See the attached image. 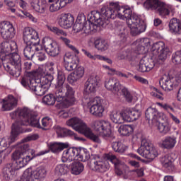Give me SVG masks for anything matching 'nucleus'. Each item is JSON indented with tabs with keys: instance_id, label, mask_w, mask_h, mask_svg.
Here are the masks:
<instances>
[{
	"instance_id": "1",
	"label": "nucleus",
	"mask_w": 181,
	"mask_h": 181,
	"mask_svg": "<svg viewBox=\"0 0 181 181\" xmlns=\"http://www.w3.org/2000/svg\"><path fill=\"white\" fill-rule=\"evenodd\" d=\"M49 151L41 152L40 154L35 155V150L29 148V144H23L18 147L15 152L12 154V158L16 160L17 167H15L13 164L8 163L3 168L2 173L4 176H13L16 175V171L19 169H22L24 166L28 165V162H30L32 159L39 156L40 155H45Z\"/></svg>"
},
{
	"instance_id": "2",
	"label": "nucleus",
	"mask_w": 181,
	"mask_h": 181,
	"mask_svg": "<svg viewBox=\"0 0 181 181\" xmlns=\"http://www.w3.org/2000/svg\"><path fill=\"white\" fill-rule=\"evenodd\" d=\"M66 81V75L63 71L58 72L57 83L55 86V94L59 100L65 97L62 101V107L69 108L76 103V98H74V89L68 83H64Z\"/></svg>"
},
{
	"instance_id": "3",
	"label": "nucleus",
	"mask_w": 181,
	"mask_h": 181,
	"mask_svg": "<svg viewBox=\"0 0 181 181\" xmlns=\"http://www.w3.org/2000/svg\"><path fill=\"white\" fill-rule=\"evenodd\" d=\"M124 8V6H120L118 3H110L109 6H103L100 8V11H91L89 15V19L92 22L96 23L99 26L104 28L105 26V21L108 19H119V10Z\"/></svg>"
},
{
	"instance_id": "4",
	"label": "nucleus",
	"mask_w": 181,
	"mask_h": 181,
	"mask_svg": "<svg viewBox=\"0 0 181 181\" xmlns=\"http://www.w3.org/2000/svg\"><path fill=\"white\" fill-rule=\"evenodd\" d=\"M119 19L126 21L127 26L130 29L132 36L141 35L146 29V25L138 15L132 13V8L129 6H124L123 8L119 10Z\"/></svg>"
},
{
	"instance_id": "5",
	"label": "nucleus",
	"mask_w": 181,
	"mask_h": 181,
	"mask_svg": "<svg viewBox=\"0 0 181 181\" xmlns=\"http://www.w3.org/2000/svg\"><path fill=\"white\" fill-rule=\"evenodd\" d=\"M10 115L13 119H15L17 117L21 118V121H16L14 123L16 124V128H20L21 132H22V129H21L22 125H30L34 128H41L40 123H39V119H37V115L30 112V110L28 107L18 109L11 112Z\"/></svg>"
},
{
	"instance_id": "6",
	"label": "nucleus",
	"mask_w": 181,
	"mask_h": 181,
	"mask_svg": "<svg viewBox=\"0 0 181 181\" xmlns=\"http://www.w3.org/2000/svg\"><path fill=\"white\" fill-rule=\"evenodd\" d=\"M8 63L2 64L5 71L11 76L19 77L22 71V59L21 55L16 52L9 53L5 55Z\"/></svg>"
},
{
	"instance_id": "7",
	"label": "nucleus",
	"mask_w": 181,
	"mask_h": 181,
	"mask_svg": "<svg viewBox=\"0 0 181 181\" xmlns=\"http://www.w3.org/2000/svg\"><path fill=\"white\" fill-rule=\"evenodd\" d=\"M144 6L146 9L156 11L161 18L169 16L170 12L175 11L173 6L166 4L159 0H146L144 4Z\"/></svg>"
},
{
	"instance_id": "8",
	"label": "nucleus",
	"mask_w": 181,
	"mask_h": 181,
	"mask_svg": "<svg viewBox=\"0 0 181 181\" xmlns=\"http://www.w3.org/2000/svg\"><path fill=\"white\" fill-rule=\"evenodd\" d=\"M93 128L96 132H99L100 136L106 141H114L115 136L111 130V123L105 120H96L93 122Z\"/></svg>"
},
{
	"instance_id": "9",
	"label": "nucleus",
	"mask_w": 181,
	"mask_h": 181,
	"mask_svg": "<svg viewBox=\"0 0 181 181\" xmlns=\"http://www.w3.org/2000/svg\"><path fill=\"white\" fill-rule=\"evenodd\" d=\"M65 70L67 71H73L75 69V71L71 73L68 75L67 81L69 84H74L80 80L84 76V67L77 66V63L76 62H67L64 63Z\"/></svg>"
},
{
	"instance_id": "10",
	"label": "nucleus",
	"mask_w": 181,
	"mask_h": 181,
	"mask_svg": "<svg viewBox=\"0 0 181 181\" xmlns=\"http://www.w3.org/2000/svg\"><path fill=\"white\" fill-rule=\"evenodd\" d=\"M46 177V170L39 167L35 170L32 168L25 170L19 181H43Z\"/></svg>"
},
{
	"instance_id": "11",
	"label": "nucleus",
	"mask_w": 181,
	"mask_h": 181,
	"mask_svg": "<svg viewBox=\"0 0 181 181\" xmlns=\"http://www.w3.org/2000/svg\"><path fill=\"white\" fill-rule=\"evenodd\" d=\"M137 152L141 156L149 160H153V159L159 155L156 148L153 147L152 144L146 141V140L141 141V145L140 148H138Z\"/></svg>"
},
{
	"instance_id": "12",
	"label": "nucleus",
	"mask_w": 181,
	"mask_h": 181,
	"mask_svg": "<svg viewBox=\"0 0 181 181\" xmlns=\"http://www.w3.org/2000/svg\"><path fill=\"white\" fill-rule=\"evenodd\" d=\"M42 43L45 52L49 56L52 57L59 56L60 53V46L57 45V42H54L49 37H45L43 38Z\"/></svg>"
},
{
	"instance_id": "13",
	"label": "nucleus",
	"mask_w": 181,
	"mask_h": 181,
	"mask_svg": "<svg viewBox=\"0 0 181 181\" xmlns=\"http://www.w3.org/2000/svg\"><path fill=\"white\" fill-rule=\"evenodd\" d=\"M88 165L91 170L98 172L99 173H104L109 169L108 165L105 161L100 158V156L94 155L90 158V162Z\"/></svg>"
},
{
	"instance_id": "14",
	"label": "nucleus",
	"mask_w": 181,
	"mask_h": 181,
	"mask_svg": "<svg viewBox=\"0 0 181 181\" xmlns=\"http://www.w3.org/2000/svg\"><path fill=\"white\" fill-rule=\"evenodd\" d=\"M151 49L154 53L158 54V59L160 62H165L170 54V49L162 41L154 43Z\"/></svg>"
},
{
	"instance_id": "15",
	"label": "nucleus",
	"mask_w": 181,
	"mask_h": 181,
	"mask_svg": "<svg viewBox=\"0 0 181 181\" xmlns=\"http://www.w3.org/2000/svg\"><path fill=\"white\" fill-rule=\"evenodd\" d=\"M23 40L26 45L40 46V38L39 34L33 28L27 27L23 31Z\"/></svg>"
},
{
	"instance_id": "16",
	"label": "nucleus",
	"mask_w": 181,
	"mask_h": 181,
	"mask_svg": "<svg viewBox=\"0 0 181 181\" xmlns=\"http://www.w3.org/2000/svg\"><path fill=\"white\" fill-rule=\"evenodd\" d=\"M16 124H13L10 137L0 139V152H4V151L6 149L8 145H11L12 142H15V141L18 139V135L21 133V128H16Z\"/></svg>"
},
{
	"instance_id": "17",
	"label": "nucleus",
	"mask_w": 181,
	"mask_h": 181,
	"mask_svg": "<svg viewBox=\"0 0 181 181\" xmlns=\"http://www.w3.org/2000/svg\"><path fill=\"white\" fill-rule=\"evenodd\" d=\"M98 86H100V77L98 76H91L88 78L85 83L83 91L84 97L86 100L88 98L87 95H90V94L97 91Z\"/></svg>"
},
{
	"instance_id": "18",
	"label": "nucleus",
	"mask_w": 181,
	"mask_h": 181,
	"mask_svg": "<svg viewBox=\"0 0 181 181\" xmlns=\"http://www.w3.org/2000/svg\"><path fill=\"white\" fill-rule=\"evenodd\" d=\"M180 81H177V78L175 79L169 77V76L166 74H164L160 78L159 84L160 87H161L164 91L169 93V91H172L174 88H176L179 84H181Z\"/></svg>"
},
{
	"instance_id": "19",
	"label": "nucleus",
	"mask_w": 181,
	"mask_h": 181,
	"mask_svg": "<svg viewBox=\"0 0 181 181\" xmlns=\"http://www.w3.org/2000/svg\"><path fill=\"white\" fill-rule=\"evenodd\" d=\"M0 34L1 37L5 40L13 39L15 37L16 32L13 25L9 21H2L0 23Z\"/></svg>"
},
{
	"instance_id": "20",
	"label": "nucleus",
	"mask_w": 181,
	"mask_h": 181,
	"mask_svg": "<svg viewBox=\"0 0 181 181\" xmlns=\"http://www.w3.org/2000/svg\"><path fill=\"white\" fill-rule=\"evenodd\" d=\"M87 104L89 107L90 106V112L92 114V115H95V117H98L99 118L103 117L104 107L101 103V100H100L98 98L93 99L90 98V101L87 102Z\"/></svg>"
},
{
	"instance_id": "21",
	"label": "nucleus",
	"mask_w": 181,
	"mask_h": 181,
	"mask_svg": "<svg viewBox=\"0 0 181 181\" xmlns=\"http://www.w3.org/2000/svg\"><path fill=\"white\" fill-rule=\"evenodd\" d=\"M66 125L68 127H71L73 129L77 131V132H80V134H83V132L86 130L87 124L81 120V119L78 117H73L66 121Z\"/></svg>"
},
{
	"instance_id": "22",
	"label": "nucleus",
	"mask_w": 181,
	"mask_h": 181,
	"mask_svg": "<svg viewBox=\"0 0 181 181\" xmlns=\"http://www.w3.org/2000/svg\"><path fill=\"white\" fill-rule=\"evenodd\" d=\"M80 153L79 148H70L65 151H64L62 160L64 163L66 162H73V160H76L77 159L78 154Z\"/></svg>"
},
{
	"instance_id": "23",
	"label": "nucleus",
	"mask_w": 181,
	"mask_h": 181,
	"mask_svg": "<svg viewBox=\"0 0 181 181\" xmlns=\"http://www.w3.org/2000/svg\"><path fill=\"white\" fill-rule=\"evenodd\" d=\"M105 87L109 91H112L114 94H118L121 91L122 86L119 83V81L115 78H110L105 81Z\"/></svg>"
},
{
	"instance_id": "24",
	"label": "nucleus",
	"mask_w": 181,
	"mask_h": 181,
	"mask_svg": "<svg viewBox=\"0 0 181 181\" xmlns=\"http://www.w3.org/2000/svg\"><path fill=\"white\" fill-rule=\"evenodd\" d=\"M106 158L115 165V172L117 176H122L123 175L124 179H128V174H122V170L119 168L121 166V160L112 154H107Z\"/></svg>"
},
{
	"instance_id": "25",
	"label": "nucleus",
	"mask_w": 181,
	"mask_h": 181,
	"mask_svg": "<svg viewBox=\"0 0 181 181\" xmlns=\"http://www.w3.org/2000/svg\"><path fill=\"white\" fill-rule=\"evenodd\" d=\"M29 88L32 91H34L35 95H39L42 97V95H45L47 91L49 90L47 88H45L42 83H37L36 80L32 79L30 81V83L29 85Z\"/></svg>"
},
{
	"instance_id": "26",
	"label": "nucleus",
	"mask_w": 181,
	"mask_h": 181,
	"mask_svg": "<svg viewBox=\"0 0 181 181\" xmlns=\"http://www.w3.org/2000/svg\"><path fill=\"white\" fill-rule=\"evenodd\" d=\"M30 4L31 8L38 13H45L49 6L46 0H31Z\"/></svg>"
},
{
	"instance_id": "27",
	"label": "nucleus",
	"mask_w": 181,
	"mask_h": 181,
	"mask_svg": "<svg viewBox=\"0 0 181 181\" xmlns=\"http://www.w3.org/2000/svg\"><path fill=\"white\" fill-rule=\"evenodd\" d=\"M59 25L64 29H69L71 28L74 23V17L71 14H62L59 18Z\"/></svg>"
},
{
	"instance_id": "28",
	"label": "nucleus",
	"mask_w": 181,
	"mask_h": 181,
	"mask_svg": "<svg viewBox=\"0 0 181 181\" xmlns=\"http://www.w3.org/2000/svg\"><path fill=\"white\" fill-rule=\"evenodd\" d=\"M40 50H42V45H27L23 49L24 57L27 60H32L35 56V52H40Z\"/></svg>"
},
{
	"instance_id": "29",
	"label": "nucleus",
	"mask_w": 181,
	"mask_h": 181,
	"mask_svg": "<svg viewBox=\"0 0 181 181\" xmlns=\"http://www.w3.org/2000/svg\"><path fill=\"white\" fill-rule=\"evenodd\" d=\"M153 67H155L153 60L144 58L140 60L138 70L141 71V73H145L146 71H151Z\"/></svg>"
},
{
	"instance_id": "30",
	"label": "nucleus",
	"mask_w": 181,
	"mask_h": 181,
	"mask_svg": "<svg viewBox=\"0 0 181 181\" xmlns=\"http://www.w3.org/2000/svg\"><path fill=\"white\" fill-rule=\"evenodd\" d=\"M18 105V99L12 95H9L6 98L3 100L2 108L4 111H11Z\"/></svg>"
},
{
	"instance_id": "31",
	"label": "nucleus",
	"mask_w": 181,
	"mask_h": 181,
	"mask_svg": "<svg viewBox=\"0 0 181 181\" xmlns=\"http://www.w3.org/2000/svg\"><path fill=\"white\" fill-rule=\"evenodd\" d=\"M146 118L148 121H152L153 124L155 122H159V118H160V113L158 112L156 108L148 107L146 111Z\"/></svg>"
},
{
	"instance_id": "32",
	"label": "nucleus",
	"mask_w": 181,
	"mask_h": 181,
	"mask_svg": "<svg viewBox=\"0 0 181 181\" xmlns=\"http://www.w3.org/2000/svg\"><path fill=\"white\" fill-rule=\"evenodd\" d=\"M0 49H1V53H11L18 50V45L15 41L4 42L1 44Z\"/></svg>"
},
{
	"instance_id": "33",
	"label": "nucleus",
	"mask_w": 181,
	"mask_h": 181,
	"mask_svg": "<svg viewBox=\"0 0 181 181\" xmlns=\"http://www.w3.org/2000/svg\"><path fill=\"white\" fill-rule=\"evenodd\" d=\"M66 100V97H62V100L57 98L56 96V89L54 88V95L53 94H49L43 97L42 103L46 104V105H54V103L57 101L60 103V101H64Z\"/></svg>"
},
{
	"instance_id": "34",
	"label": "nucleus",
	"mask_w": 181,
	"mask_h": 181,
	"mask_svg": "<svg viewBox=\"0 0 181 181\" xmlns=\"http://www.w3.org/2000/svg\"><path fill=\"white\" fill-rule=\"evenodd\" d=\"M176 137L168 136L162 141L161 148H164V149H173L176 146Z\"/></svg>"
},
{
	"instance_id": "35",
	"label": "nucleus",
	"mask_w": 181,
	"mask_h": 181,
	"mask_svg": "<svg viewBox=\"0 0 181 181\" xmlns=\"http://www.w3.org/2000/svg\"><path fill=\"white\" fill-rule=\"evenodd\" d=\"M66 148H69V144L66 143H54L49 145V149L53 153H59Z\"/></svg>"
},
{
	"instance_id": "36",
	"label": "nucleus",
	"mask_w": 181,
	"mask_h": 181,
	"mask_svg": "<svg viewBox=\"0 0 181 181\" xmlns=\"http://www.w3.org/2000/svg\"><path fill=\"white\" fill-rule=\"evenodd\" d=\"M173 158L169 154H166L160 158V163L163 165V168L166 169H172L173 167Z\"/></svg>"
},
{
	"instance_id": "37",
	"label": "nucleus",
	"mask_w": 181,
	"mask_h": 181,
	"mask_svg": "<svg viewBox=\"0 0 181 181\" xmlns=\"http://www.w3.org/2000/svg\"><path fill=\"white\" fill-rule=\"evenodd\" d=\"M82 134H83L86 138L90 139V141L95 142V144H101V139H100V136L93 133V131H91V129L89 127H87V129Z\"/></svg>"
},
{
	"instance_id": "38",
	"label": "nucleus",
	"mask_w": 181,
	"mask_h": 181,
	"mask_svg": "<svg viewBox=\"0 0 181 181\" xmlns=\"http://www.w3.org/2000/svg\"><path fill=\"white\" fill-rule=\"evenodd\" d=\"M158 130L161 135H168L170 132L171 127L169 122L165 121L163 122H159L157 125Z\"/></svg>"
},
{
	"instance_id": "39",
	"label": "nucleus",
	"mask_w": 181,
	"mask_h": 181,
	"mask_svg": "<svg viewBox=\"0 0 181 181\" xmlns=\"http://www.w3.org/2000/svg\"><path fill=\"white\" fill-rule=\"evenodd\" d=\"M84 170V165L80 162H74L71 167V173L72 175H80Z\"/></svg>"
},
{
	"instance_id": "40",
	"label": "nucleus",
	"mask_w": 181,
	"mask_h": 181,
	"mask_svg": "<svg viewBox=\"0 0 181 181\" xmlns=\"http://www.w3.org/2000/svg\"><path fill=\"white\" fill-rule=\"evenodd\" d=\"M69 170L70 168L66 164H59L55 168V173L58 176H63V175L69 173Z\"/></svg>"
},
{
	"instance_id": "41",
	"label": "nucleus",
	"mask_w": 181,
	"mask_h": 181,
	"mask_svg": "<svg viewBox=\"0 0 181 181\" xmlns=\"http://www.w3.org/2000/svg\"><path fill=\"white\" fill-rule=\"evenodd\" d=\"M54 130L58 136H60L61 138L73 135V132L71 130L60 127V126L55 127Z\"/></svg>"
},
{
	"instance_id": "42",
	"label": "nucleus",
	"mask_w": 181,
	"mask_h": 181,
	"mask_svg": "<svg viewBox=\"0 0 181 181\" xmlns=\"http://www.w3.org/2000/svg\"><path fill=\"white\" fill-rule=\"evenodd\" d=\"M120 134L124 136H129L134 132V127L131 125H122L118 129Z\"/></svg>"
},
{
	"instance_id": "43",
	"label": "nucleus",
	"mask_w": 181,
	"mask_h": 181,
	"mask_svg": "<svg viewBox=\"0 0 181 181\" xmlns=\"http://www.w3.org/2000/svg\"><path fill=\"white\" fill-rule=\"evenodd\" d=\"M112 148L115 152H118V153H124L127 151V146L119 141L113 142L112 144Z\"/></svg>"
},
{
	"instance_id": "44",
	"label": "nucleus",
	"mask_w": 181,
	"mask_h": 181,
	"mask_svg": "<svg viewBox=\"0 0 181 181\" xmlns=\"http://www.w3.org/2000/svg\"><path fill=\"white\" fill-rule=\"evenodd\" d=\"M110 118L114 124H122V116L121 112L113 111L110 115Z\"/></svg>"
},
{
	"instance_id": "45",
	"label": "nucleus",
	"mask_w": 181,
	"mask_h": 181,
	"mask_svg": "<svg viewBox=\"0 0 181 181\" xmlns=\"http://www.w3.org/2000/svg\"><path fill=\"white\" fill-rule=\"evenodd\" d=\"M54 77L52 75H46L45 76L41 78V83L42 86H44L45 88L48 89L50 88V86H52V82L53 81Z\"/></svg>"
},
{
	"instance_id": "46",
	"label": "nucleus",
	"mask_w": 181,
	"mask_h": 181,
	"mask_svg": "<svg viewBox=\"0 0 181 181\" xmlns=\"http://www.w3.org/2000/svg\"><path fill=\"white\" fill-rule=\"evenodd\" d=\"M95 47L98 50H101V52H104L108 49V43L104 40H95Z\"/></svg>"
},
{
	"instance_id": "47",
	"label": "nucleus",
	"mask_w": 181,
	"mask_h": 181,
	"mask_svg": "<svg viewBox=\"0 0 181 181\" xmlns=\"http://www.w3.org/2000/svg\"><path fill=\"white\" fill-rule=\"evenodd\" d=\"M122 119V122H132L131 117V109H124L120 112Z\"/></svg>"
},
{
	"instance_id": "48",
	"label": "nucleus",
	"mask_w": 181,
	"mask_h": 181,
	"mask_svg": "<svg viewBox=\"0 0 181 181\" xmlns=\"http://www.w3.org/2000/svg\"><path fill=\"white\" fill-rule=\"evenodd\" d=\"M59 39H60L61 42L64 43V45H66V46H67L69 49H71V50H73V52H74L77 54H78L80 53L78 52V49H77V48H76V47L70 45L71 41H70V40L69 38L63 37V36H61L59 37Z\"/></svg>"
},
{
	"instance_id": "49",
	"label": "nucleus",
	"mask_w": 181,
	"mask_h": 181,
	"mask_svg": "<svg viewBox=\"0 0 181 181\" xmlns=\"http://www.w3.org/2000/svg\"><path fill=\"white\" fill-rule=\"evenodd\" d=\"M48 29L55 35H57V36H67V33L64 32L63 30L59 29L57 27L48 26Z\"/></svg>"
},
{
	"instance_id": "50",
	"label": "nucleus",
	"mask_w": 181,
	"mask_h": 181,
	"mask_svg": "<svg viewBox=\"0 0 181 181\" xmlns=\"http://www.w3.org/2000/svg\"><path fill=\"white\" fill-rule=\"evenodd\" d=\"M121 91L126 101H127V103H132V100L134 99V97L132 96L129 90H128V88L125 87H122Z\"/></svg>"
},
{
	"instance_id": "51",
	"label": "nucleus",
	"mask_w": 181,
	"mask_h": 181,
	"mask_svg": "<svg viewBox=\"0 0 181 181\" xmlns=\"http://www.w3.org/2000/svg\"><path fill=\"white\" fill-rule=\"evenodd\" d=\"M93 23H95V22H93L90 19L89 22L83 24V28H82V33H84L85 35H88L89 33H91V27L94 26V24Z\"/></svg>"
},
{
	"instance_id": "52",
	"label": "nucleus",
	"mask_w": 181,
	"mask_h": 181,
	"mask_svg": "<svg viewBox=\"0 0 181 181\" xmlns=\"http://www.w3.org/2000/svg\"><path fill=\"white\" fill-rule=\"evenodd\" d=\"M88 159H90V154L84 152V150H81V148H80V153L78 155L77 160L79 162H86Z\"/></svg>"
},
{
	"instance_id": "53",
	"label": "nucleus",
	"mask_w": 181,
	"mask_h": 181,
	"mask_svg": "<svg viewBox=\"0 0 181 181\" xmlns=\"http://www.w3.org/2000/svg\"><path fill=\"white\" fill-rule=\"evenodd\" d=\"M172 62L175 64H181V50L176 51L172 54Z\"/></svg>"
},
{
	"instance_id": "54",
	"label": "nucleus",
	"mask_w": 181,
	"mask_h": 181,
	"mask_svg": "<svg viewBox=\"0 0 181 181\" xmlns=\"http://www.w3.org/2000/svg\"><path fill=\"white\" fill-rule=\"evenodd\" d=\"M32 64H33L30 61L25 62L23 64V70L25 73H28V76H35V72L28 71L29 70H30V69H32Z\"/></svg>"
},
{
	"instance_id": "55",
	"label": "nucleus",
	"mask_w": 181,
	"mask_h": 181,
	"mask_svg": "<svg viewBox=\"0 0 181 181\" xmlns=\"http://www.w3.org/2000/svg\"><path fill=\"white\" fill-rule=\"evenodd\" d=\"M130 114H131L132 122L134 121H136V119H139L141 115V110H136V109L131 110Z\"/></svg>"
},
{
	"instance_id": "56",
	"label": "nucleus",
	"mask_w": 181,
	"mask_h": 181,
	"mask_svg": "<svg viewBox=\"0 0 181 181\" xmlns=\"http://www.w3.org/2000/svg\"><path fill=\"white\" fill-rule=\"evenodd\" d=\"M63 6H62V3L60 1H56L50 5L49 11L50 12H57V11H60Z\"/></svg>"
},
{
	"instance_id": "57",
	"label": "nucleus",
	"mask_w": 181,
	"mask_h": 181,
	"mask_svg": "<svg viewBox=\"0 0 181 181\" xmlns=\"http://www.w3.org/2000/svg\"><path fill=\"white\" fill-rule=\"evenodd\" d=\"M29 76H25L21 78V83L23 87H25V88H29V86H30V81H32V79L29 77Z\"/></svg>"
},
{
	"instance_id": "58",
	"label": "nucleus",
	"mask_w": 181,
	"mask_h": 181,
	"mask_svg": "<svg viewBox=\"0 0 181 181\" xmlns=\"http://www.w3.org/2000/svg\"><path fill=\"white\" fill-rule=\"evenodd\" d=\"M77 58L74 57V55L66 53L64 57V63H71V62H76V59Z\"/></svg>"
},
{
	"instance_id": "59",
	"label": "nucleus",
	"mask_w": 181,
	"mask_h": 181,
	"mask_svg": "<svg viewBox=\"0 0 181 181\" xmlns=\"http://www.w3.org/2000/svg\"><path fill=\"white\" fill-rule=\"evenodd\" d=\"M83 28H84V23H76L73 26V30L76 33L83 32Z\"/></svg>"
},
{
	"instance_id": "60",
	"label": "nucleus",
	"mask_w": 181,
	"mask_h": 181,
	"mask_svg": "<svg viewBox=\"0 0 181 181\" xmlns=\"http://www.w3.org/2000/svg\"><path fill=\"white\" fill-rule=\"evenodd\" d=\"M156 104H157V105H158V107H160L161 108H163V110L165 111H169V110L170 111H172L173 112L175 111V109H173V107L168 103L163 104V103H157Z\"/></svg>"
},
{
	"instance_id": "61",
	"label": "nucleus",
	"mask_w": 181,
	"mask_h": 181,
	"mask_svg": "<svg viewBox=\"0 0 181 181\" xmlns=\"http://www.w3.org/2000/svg\"><path fill=\"white\" fill-rule=\"evenodd\" d=\"M136 49L139 54H144V53L148 51V49H146L145 46L142 45L141 43L139 44Z\"/></svg>"
},
{
	"instance_id": "62",
	"label": "nucleus",
	"mask_w": 181,
	"mask_h": 181,
	"mask_svg": "<svg viewBox=\"0 0 181 181\" xmlns=\"http://www.w3.org/2000/svg\"><path fill=\"white\" fill-rule=\"evenodd\" d=\"M81 51L83 53V54H85L86 56H87V57H88V59H91V60H97V55L91 54L90 52L87 51L85 49H82Z\"/></svg>"
},
{
	"instance_id": "63",
	"label": "nucleus",
	"mask_w": 181,
	"mask_h": 181,
	"mask_svg": "<svg viewBox=\"0 0 181 181\" xmlns=\"http://www.w3.org/2000/svg\"><path fill=\"white\" fill-rule=\"evenodd\" d=\"M140 43L144 47H149L151 46V40L149 38H144L141 40Z\"/></svg>"
},
{
	"instance_id": "64",
	"label": "nucleus",
	"mask_w": 181,
	"mask_h": 181,
	"mask_svg": "<svg viewBox=\"0 0 181 181\" xmlns=\"http://www.w3.org/2000/svg\"><path fill=\"white\" fill-rule=\"evenodd\" d=\"M50 121H52V119H50V117H45L44 118L42 119V125L45 127H47L49 125V124H50Z\"/></svg>"
}]
</instances>
